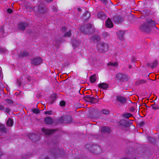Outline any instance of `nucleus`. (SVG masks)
Segmentation results:
<instances>
[{
	"instance_id": "f257e3e1",
	"label": "nucleus",
	"mask_w": 159,
	"mask_h": 159,
	"mask_svg": "<svg viewBox=\"0 0 159 159\" xmlns=\"http://www.w3.org/2000/svg\"><path fill=\"white\" fill-rule=\"evenodd\" d=\"M155 25V23L154 20H149L147 21L146 23L142 25L140 27V28L143 31L149 33L150 32L152 28H157Z\"/></svg>"
},
{
	"instance_id": "f03ea898",
	"label": "nucleus",
	"mask_w": 159,
	"mask_h": 159,
	"mask_svg": "<svg viewBox=\"0 0 159 159\" xmlns=\"http://www.w3.org/2000/svg\"><path fill=\"white\" fill-rule=\"evenodd\" d=\"M108 45L104 43H101L98 46V50L100 52H104L108 50Z\"/></svg>"
},
{
	"instance_id": "7ed1b4c3",
	"label": "nucleus",
	"mask_w": 159,
	"mask_h": 159,
	"mask_svg": "<svg viewBox=\"0 0 159 159\" xmlns=\"http://www.w3.org/2000/svg\"><path fill=\"white\" fill-rule=\"evenodd\" d=\"M84 99L86 101L93 103L97 102L99 101L98 99L94 98L91 97L89 95H87L85 97Z\"/></svg>"
},
{
	"instance_id": "20e7f679",
	"label": "nucleus",
	"mask_w": 159,
	"mask_h": 159,
	"mask_svg": "<svg viewBox=\"0 0 159 159\" xmlns=\"http://www.w3.org/2000/svg\"><path fill=\"white\" fill-rule=\"evenodd\" d=\"M42 62V60L40 57L35 58L31 60V63L34 65H38L41 64Z\"/></svg>"
},
{
	"instance_id": "39448f33",
	"label": "nucleus",
	"mask_w": 159,
	"mask_h": 159,
	"mask_svg": "<svg viewBox=\"0 0 159 159\" xmlns=\"http://www.w3.org/2000/svg\"><path fill=\"white\" fill-rule=\"evenodd\" d=\"M28 24L26 23L21 22L18 24V28L22 31L25 30V28L28 26Z\"/></svg>"
},
{
	"instance_id": "423d86ee",
	"label": "nucleus",
	"mask_w": 159,
	"mask_h": 159,
	"mask_svg": "<svg viewBox=\"0 0 159 159\" xmlns=\"http://www.w3.org/2000/svg\"><path fill=\"white\" fill-rule=\"evenodd\" d=\"M116 100L117 101L122 104L125 103L126 101V100L125 98L123 97L120 96L116 97Z\"/></svg>"
},
{
	"instance_id": "0eeeda50",
	"label": "nucleus",
	"mask_w": 159,
	"mask_h": 159,
	"mask_svg": "<svg viewBox=\"0 0 159 159\" xmlns=\"http://www.w3.org/2000/svg\"><path fill=\"white\" fill-rule=\"evenodd\" d=\"M42 130L45 134L46 135L50 134L55 131V129H48L45 128H42Z\"/></svg>"
},
{
	"instance_id": "6e6552de",
	"label": "nucleus",
	"mask_w": 159,
	"mask_h": 159,
	"mask_svg": "<svg viewBox=\"0 0 159 159\" xmlns=\"http://www.w3.org/2000/svg\"><path fill=\"white\" fill-rule=\"evenodd\" d=\"M98 87L100 88L105 90L108 88L109 85L107 83H102L99 84L98 85Z\"/></svg>"
},
{
	"instance_id": "1a4fd4ad",
	"label": "nucleus",
	"mask_w": 159,
	"mask_h": 159,
	"mask_svg": "<svg viewBox=\"0 0 159 159\" xmlns=\"http://www.w3.org/2000/svg\"><path fill=\"white\" fill-rule=\"evenodd\" d=\"M44 121L45 123L48 125H51L53 122V119L50 117H48L45 118Z\"/></svg>"
},
{
	"instance_id": "9d476101",
	"label": "nucleus",
	"mask_w": 159,
	"mask_h": 159,
	"mask_svg": "<svg viewBox=\"0 0 159 159\" xmlns=\"http://www.w3.org/2000/svg\"><path fill=\"white\" fill-rule=\"evenodd\" d=\"M114 20L116 22L118 23H120L122 22L123 19L121 16H118L114 18Z\"/></svg>"
},
{
	"instance_id": "9b49d317",
	"label": "nucleus",
	"mask_w": 159,
	"mask_h": 159,
	"mask_svg": "<svg viewBox=\"0 0 159 159\" xmlns=\"http://www.w3.org/2000/svg\"><path fill=\"white\" fill-rule=\"evenodd\" d=\"M91 40L94 42H98L100 41V38L97 35H94L91 38Z\"/></svg>"
},
{
	"instance_id": "f8f14e48",
	"label": "nucleus",
	"mask_w": 159,
	"mask_h": 159,
	"mask_svg": "<svg viewBox=\"0 0 159 159\" xmlns=\"http://www.w3.org/2000/svg\"><path fill=\"white\" fill-rule=\"evenodd\" d=\"M98 18L102 19L104 20L106 18V16L103 12H100L98 14Z\"/></svg>"
},
{
	"instance_id": "ddd939ff",
	"label": "nucleus",
	"mask_w": 159,
	"mask_h": 159,
	"mask_svg": "<svg viewBox=\"0 0 159 159\" xmlns=\"http://www.w3.org/2000/svg\"><path fill=\"white\" fill-rule=\"evenodd\" d=\"M124 32L122 31H118L117 33V35L119 39L123 40L124 39Z\"/></svg>"
},
{
	"instance_id": "4468645a",
	"label": "nucleus",
	"mask_w": 159,
	"mask_h": 159,
	"mask_svg": "<svg viewBox=\"0 0 159 159\" xmlns=\"http://www.w3.org/2000/svg\"><path fill=\"white\" fill-rule=\"evenodd\" d=\"M106 25L108 28H111L113 26V24L110 18H108L107 20Z\"/></svg>"
},
{
	"instance_id": "2eb2a0df",
	"label": "nucleus",
	"mask_w": 159,
	"mask_h": 159,
	"mask_svg": "<svg viewBox=\"0 0 159 159\" xmlns=\"http://www.w3.org/2000/svg\"><path fill=\"white\" fill-rule=\"evenodd\" d=\"M30 138L34 141H36L37 139V136L34 134H30L29 136Z\"/></svg>"
},
{
	"instance_id": "dca6fc26",
	"label": "nucleus",
	"mask_w": 159,
	"mask_h": 159,
	"mask_svg": "<svg viewBox=\"0 0 159 159\" xmlns=\"http://www.w3.org/2000/svg\"><path fill=\"white\" fill-rule=\"evenodd\" d=\"M101 131L102 132L109 133L111 132V130L109 127H103L101 129Z\"/></svg>"
},
{
	"instance_id": "f3484780",
	"label": "nucleus",
	"mask_w": 159,
	"mask_h": 159,
	"mask_svg": "<svg viewBox=\"0 0 159 159\" xmlns=\"http://www.w3.org/2000/svg\"><path fill=\"white\" fill-rule=\"evenodd\" d=\"M29 53L26 52H21L19 54V56L20 57H23L29 56Z\"/></svg>"
},
{
	"instance_id": "a211bd4d",
	"label": "nucleus",
	"mask_w": 159,
	"mask_h": 159,
	"mask_svg": "<svg viewBox=\"0 0 159 159\" xmlns=\"http://www.w3.org/2000/svg\"><path fill=\"white\" fill-rule=\"evenodd\" d=\"M7 124L8 126H12L13 125V121L11 119L9 118L7 120Z\"/></svg>"
},
{
	"instance_id": "6ab92c4d",
	"label": "nucleus",
	"mask_w": 159,
	"mask_h": 159,
	"mask_svg": "<svg viewBox=\"0 0 159 159\" xmlns=\"http://www.w3.org/2000/svg\"><path fill=\"white\" fill-rule=\"evenodd\" d=\"M108 66H111L114 67H117L118 66L117 62H110L108 64Z\"/></svg>"
},
{
	"instance_id": "aec40b11",
	"label": "nucleus",
	"mask_w": 159,
	"mask_h": 159,
	"mask_svg": "<svg viewBox=\"0 0 159 159\" xmlns=\"http://www.w3.org/2000/svg\"><path fill=\"white\" fill-rule=\"evenodd\" d=\"M110 34L106 32H103L102 34V36L104 39H105L109 37L110 36Z\"/></svg>"
},
{
	"instance_id": "412c9836",
	"label": "nucleus",
	"mask_w": 159,
	"mask_h": 159,
	"mask_svg": "<svg viewBox=\"0 0 159 159\" xmlns=\"http://www.w3.org/2000/svg\"><path fill=\"white\" fill-rule=\"evenodd\" d=\"M0 131L3 132L6 131L7 129L5 128L4 125H0Z\"/></svg>"
},
{
	"instance_id": "4be33fe9",
	"label": "nucleus",
	"mask_w": 159,
	"mask_h": 159,
	"mask_svg": "<svg viewBox=\"0 0 159 159\" xmlns=\"http://www.w3.org/2000/svg\"><path fill=\"white\" fill-rule=\"evenodd\" d=\"M96 78L94 75L92 76L90 78V81L92 83H94L96 81Z\"/></svg>"
},
{
	"instance_id": "5701e85b",
	"label": "nucleus",
	"mask_w": 159,
	"mask_h": 159,
	"mask_svg": "<svg viewBox=\"0 0 159 159\" xmlns=\"http://www.w3.org/2000/svg\"><path fill=\"white\" fill-rule=\"evenodd\" d=\"M152 108L154 110H157L159 109V106L155 104H154L152 105Z\"/></svg>"
},
{
	"instance_id": "b1692460",
	"label": "nucleus",
	"mask_w": 159,
	"mask_h": 159,
	"mask_svg": "<svg viewBox=\"0 0 159 159\" xmlns=\"http://www.w3.org/2000/svg\"><path fill=\"white\" fill-rule=\"evenodd\" d=\"M158 65V63L157 61H155L153 63H152V65L151 66V68H155L157 65Z\"/></svg>"
},
{
	"instance_id": "393cba45",
	"label": "nucleus",
	"mask_w": 159,
	"mask_h": 159,
	"mask_svg": "<svg viewBox=\"0 0 159 159\" xmlns=\"http://www.w3.org/2000/svg\"><path fill=\"white\" fill-rule=\"evenodd\" d=\"M5 101L9 105L12 104L13 103V101L9 99H6L5 100Z\"/></svg>"
},
{
	"instance_id": "a878e982",
	"label": "nucleus",
	"mask_w": 159,
	"mask_h": 159,
	"mask_svg": "<svg viewBox=\"0 0 159 159\" xmlns=\"http://www.w3.org/2000/svg\"><path fill=\"white\" fill-rule=\"evenodd\" d=\"M146 82V81L143 80H141L137 82L139 84H143Z\"/></svg>"
},
{
	"instance_id": "bb28decb",
	"label": "nucleus",
	"mask_w": 159,
	"mask_h": 159,
	"mask_svg": "<svg viewBox=\"0 0 159 159\" xmlns=\"http://www.w3.org/2000/svg\"><path fill=\"white\" fill-rule=\"evenodd\" d=\"M123 116L127 118H128L129 117L132 116V115L130 113H126L123 115Z\"/></svg>"
},
{
	"instance_id": "cd10ccee",
	"label": "nucleus",
	"mask_w": 159,
	"mask_h": 159,
	"mask_svg": "<svg viewBox=\"0 0 159 159\" xmlns=\"http://www.w3.org/2000/svg\"><path fill=\"white\" fill-rule=\"evenodd\" d=\"M123 75L120 73L116 75V77L118 78V79H121L123 78Z\"/></svg>"
},
{
	"instance_id": "c85d7f7f",
	"label": "nucleus",
	"mask_w": 159,
	"mask_h": 159,
	"mask_svg": "<svg viewBox=\"0 0 159 159\" xmlns=\"http://www.w3.org/2000/svg\"><path fill=\"white\" fill-rule=\"evenodd\" d=\"M102 111L103 114L105 115H108L109 113V111L107 110H102Z\"/></svg>"
},
{
	"instance_id": "c756f323",
	"label": "nucleus",
	"mask_w": 159,
	"mask_h": 159,
	"mask_svg": "<svg viewBox=\"0 0 159 159\" xmlns=\"http://www.w3.org/2000/svg\"><path fill=\"white\" fill-rule=\"evenodd\" d=\"M71 35V30H69V31L66 32L65 35H64V36H70Z\"/></svg>"
},
{
	"instance_id": "7c9ffc66",
	"label": "nucleus",
	"mask_w": 159,
	"mask_h": 159,
	"mask_svg": "<svg viewBox=\"0 0 159 159\" xmlns=\"http://www.w3.org/2000/svg\"><path fill=\"white\" fill-rule=\"evenodd\" d=\"M32 111L33 113L36 114H38L39 113V111L36 109H33L32 110Z\"/></svg>"
},
{
	"instance_id": "2f4dec72",
	"label": "nucleus",
	"mask_w": 159,
	"mask_h": 159,
	"mask_svg": "<svg viewBox=\"0 0 159 159\" xmlns=\"http://www.w3.org/2000/svg\"><path fill=\"white\" fill-rule=\"evenodd\" d=\"M45 114L46 115H51L52 113V111H45L44 112Z\"/></svg>"
},
{
	"instance_id": "473e14b6",
	"label": "nucleus",
	"mask_w": 159,
	"mask_h": 159,
	"mask_svg": "<svg viewBox=\"0 0 159 159\" xmlns=\"http://www.w3.org/2000/svg\"><path fill=\"white\" fill-rule=\"evenodd\" d=\"M60 105L61 106H63L65 105V102L64 101H61L60 102Z\"/></svg>"
},
{
	"instance_id": "72a5a7b5",
	"label": "nucleus",
	"mask_w": 159,
	"mask_h": 159,
	"mask_svg": "<svg viewBox=\"0 0 159 159\" xmlns=\"http://www.w3.org/2000/svg\"><path fill=\"white\" fill-rule=\"evenodd\" d=\"M10 111V109L8 107L6 108L5 109V111L7 113H9Z\"/></svg>"
},
{
	"instance_id": "f704fd0d",
	"label": "nucleus",
	"mask_w": 159,
	"mask_h": 159,
	"mask_svg": "<svg viewBox=\"0 0 159 159\" xmlns=\"http://www.w3.org/2000/svg\"><path fill=\"white\" fill-rule=\"evenodd\" d=\"M4 110V107L3 105H0V110Z\"/></svg>"
},
{
	"instance_id": "c9c22d12",
	"label": "nucleus",
	"mask_w": 159,
	"mask_h": 159,
	"mask_svg": "<svg viewBox=\"0 0 159 159\" xmlns=\"http://www.w3.org/2000/svg\"><path fill=\"white\" fill-rule=\"evenodd\" d=\"M7 11L9 13H11L12 12V10L10 9H8Z\"/></svg>"
},
{
	"instance_id": "e433bc0d",
	"label": "nucleus",
	"mask_w": 159,
	"mask_h": 159,
	"mask_svg": "<svg viewBox=\"0 0 159 159\" xmlns=\"http://www.w3.org/2000/svg\"><path fill=\"white\" fill-rule=\"evenodd\" d=\"M0 51L1 52H4L5 51V50L3 48H1L0 49Z\"/></svg>"
},
{
	"instance_id": "4c0bfd02",
	"label": "nucleus",
	"mask_w": 159,
	"mask_h": 159,
	"mask_svg": "<svg viewBox=\"0 0 159 159\" xmlns=\"http://www.w3.org/2000/svg\"><path fill=\"white\" fill-rule=\"evenodd\" d=\"M101 2L104 3H106L107 2L106 0H100Z\"/></svg>"
},
{
	"instance_id": "58836bf2",
	"label": "nucleus",
	"mask_w": 159,
	"mask_h": 159,
	"mask_svg": "<svg viewBox=\"0 0 159 159\" xmlns=\"http://www.w3.org/2000/svg\"><path fill=\"white\" fill-rule=\"evenodd\" d=\"M66 28L65 27H62L61 29V30L62 31H64L66 30Z\"/></svg>"
},
{
	"instance_id": "ea45409f",
	"label": "nucleus",
	"mask_w": 159,
	"mask_h": 159,
	"mask_svg": "<svg viewBox=\"0 0 159 159\" xmlns=\"http://www.w3.org/2000/svg\"><path fill=\"white\" fill-rule=\"evenodd\" d=\"M30 79H31V78H30V77L29 76L27 78V79L28 81H29L30 80Z\"/></svg>"
},
{
	"instance_id": "a19ab883",
	"label": "nucleus",
	"mask_w": 159,
	"mask_h": 159,
	"mask_svg": "<svg viewBox=\"0 0 159 159\" xmlns=\"http://www.w3.org/2000/svg\"><path fill=\"white\" fill-rule=\"evenodd\" d=\"M147 66H148V67H149V66H150V64L149 63H147Z\"/></svg>"
},
{
	"instance_id": "79ce46f5",
	"label": "nucleus",
	"mask_w": 159,
	"mask_h": 159,
	"mask_svg": "<svg viewBox=\"0 0 159 159\" xmlns=\"http://www.w3.org/2000/svg\"><path fill=\"white\" fill-rule=\"evenodd\" d=\"M39 12H42V13H43V11H42L41 10H40V9L39 10Z\"/></svg>"
},
{
	"instance_id": "37998d69",
	"label": "nucleus",
	"mask_w": 159,
	"mask_h": 159,
	"mask_svg": "<svg viewBox=\"0 0 159 159\" xmlns=\"http://www.w3.org/2000/svg\"><path fill=\"white\" fill-rule=\"evenodd\" d=\"M18 82L19 85H21V83H20V82H19L18 80Z\"/></svg>"
},
{
	"instance_id": "c03bdc74",
	"label": "nucleus",
	"mask_w": 159,
	"mask_h": 159,
	"mask_svg": "<svg viewBox=\"0 0 159 159\" xmlns=\"http://www.w3.org/2000/svg\"><path fill=\"white\" fill-rule=\"evenodd\" d=\"M129 67L130 69L131 68V67H132L131 66V65H129Z\"/></svg>"
},
{
	"instance_id": "a18cd8bd",
	"label": "nucleus",
	"mask_w": 159,
	"mask_h": 159,
	"mask_svg": "<svg viewBox=\"0 0 159 159\" xmlns=\"http://www.w3.org/2000/svg\"><path fill=\"white\" fill-rule=\"evenodd\" d=\"M52 0H46L47 2H50L52 1Z\"/></svg>"
},
{
	"instance_id": "49530a36",
	"label": "nucleus",
	"mask_w": 159,
	"mask_h": 159,
	"mask_svg": "<svg viewBox=\"0 0 159 159\" xmlns=\"http://www.w3.org/2000/svg\"><path fill=\"white\" fill-rule=\"evenodd\" d=\"M144 124V123L143 122H141V124Z\"/></svg>"
},
{
	"instance_id": "de8ad7c7",
	"label": "nucleus",
	"mask_w": 159,
	"mask_h": 159,
	"mask_svg": "<svg viewBox=\"0 0 159 159\" xmlns=\"http://www.w3.org/2000/svg\"><path fill=\"white\" fill-rule=\"evenodd\" d=\"M1 31H2V32L3 31V30H2V28L1 29Z\"/></svg>"
},
{
	"instance_id": "09e8293b",
	"label": "nucleus",
	"mask_w": 159,
	"mask_h": 159,
	"mask_svg": "<svg viewBox=\"0 0 159 159\" xmlns=\"http://www.w3.org/2000/svg\"><path fill=\"white\" fill-rule=\"evenodd\" d=\"M78 10H79V11H80V10H81V9H80V8H78Z\"/></svg>"
},
{
	"instance_id": "8fccbe9b",
	"label": "nucleus",
	"mask_w": 159,
	"mask_h": 159,
	"mask_svg": "<svg viewBox=\"0 0 159 159\" xmlns=\"http://www.w3.org/2000/svg\"><path fill=\"white\" fill-rule=\"evenodd\" d=\"M151 139L152 140H154V139L153 138H151Z\"/></svg>"
},
{
	"instance_id": "3c124183",
	"label": "nucleus",
	"mask_w": 159,
	"mask_h": 159,
	"mask_svg": "<svg viewBox=\"0 0 159 159\" xmlns=\"http://www.w3.org/2000/svg\"><path fill=\"white\" fill-rule=\"evenodd\" d=\"M122 159H126V158H122Z\"/></svg>"
},
{
	"instance_id": "603ef678",
	"label": "nucleus",
	"mask_w": 159,
	"mask_h": 159,
	"mask_svg": "<svg viewBox=\"0 0 159 159\" xmlns=\"http://www.w3.org/2000/svg\"><path fill=\"white\" fill-rule=\"evenodd\" d=\"M123 129H125L124 128Z\"/></svg>"
}]
</instances>
